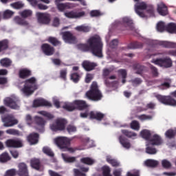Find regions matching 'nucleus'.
I'll use <instances>...</instances> for the list:
<instances>
[{"label": "nucleus", "mask_w": 176, "mask_h": 176, "mask_svg": "<svg viewBox=\"0 0 176 176\" xmlns=\"http://www.w3.org/2000/svg\"><path fill=\"white\" fill-rule=\"evenodd\" d=\"M0 64L1 67H4L5 68H8V67H10V65H12V60H10L8 58H2L0 60Z\"/></svg>", "instance_id": "obj_46"}, {"label": "nucleus", "mask_w": 176, "mask_h": 176, "mask_svg": "<svg viewBox=\"0 0 176 176\" xmlns=\"http://www.w3.org/2000/svg\"><path fill=\"white\" fill-rule=\"evenodd\" d=\"M8 49H9V41L8 39L0 41V53Z\"/></svg>", "instance_id": "obj_38"}, {"label": "nucleus", "mask_w": 176, "mask_h": 176, "mask_svg": "<svg viewBox=\"0 0 176 176\" xmlns=\"http://www.w3.org/2000/svg\"><path fill=\"white\" fill-rule=\"evenodd\" d=\"M63 108V109L68 111V112H72V111L76 109V107L75 106V104H74V102L73 103H65Z\"/></svg>", "instance_id": "obj_48"}, {"label": "nucleus", "mask_w": 176, "mask_h": 176, "mask_svg": "<svg viewBox=\"0 0 176 176\" xmlns=\"http://www.w3.org/2000/svg\"><path fill=\"white\" fill-rule=\"evenodd\" d=\"M34 122L38 126L37 130H38L39 133H43L45 131V124H46V121H45L43 118L36 116L34 117Z\"/></svg>", "instance_id": "obj_13"}, {"label": "nucleus", "mask_w": 176, "mask_h": 176, "mask_svg": "<svg viewBox=\"0 0 176 176\" xmlns=\"http://www.w3.org/2000/svg\"><path fill=\"white\" fill-rule=\"evenodd\" d=\"M7 134H10V135H20V131L17 129H10L6 131Z\"/></svg>", "instance_id": "obj_58"}, {"label": "nucleus", "mask_w": 176, "mask_h": 176, "mask_svg": "<svg viewBox=\"0 0 176 176\" xmlns=\"http://www.w3.org/2000/svg\"><path fill=\"white\" fill-rule=\"evenodd\" d=\"M122 24L126 27L127 30L134 31V23H133V20L130 19V18H123Z\"/></svg>", "instance_id": "obj_28"}, {"label": "nucleus", "mask_w": 176, "mask_h": 176, "mask_svg": "<svg viewBox=\"0 0 176 176\" xmlns=\"http://www.w3.org/2000/svg\"><path fill=\"white\" fill-rule=\"evenodd\" d=\"M146 153H148V155H156V153H157V150L153 144L148 143L146 144Z\"/></svg>", "instance_id": "obj_36"}, {"label": "nucleus", "mask_w": 176, "mask_h": 176, "mask_svg": "<svg viewBox=\"0 0 176 176\" xmlns=\"http://www.w3.org/2000/svg\"><path fill=\"white\" fill-rule=\"evenodd\" d=\"M4 104L6 107L11 108V109H20V106L17 104V101L12 98L5 99Z\"/></svg>", "instance_id": "obj_14"}, {"label": "nucleus", "mask_w": 176, "mask_h": 176, "mask_svg": "<svg viewBox=\"0 0 176 176\" xmlns=\"http://www.w3.org/2000/svg\"><path fill=\"white\" fill-rule=\"evenodd\" d=\"M157 10L160 16H167L168 14V8L164 3L159 4Z\"/></svg>", "instance_id": "obj_29"}, {"label": "nucleus", "mask_w": 176, "mask_h": 176, "mask_svg": "<svg viewBox=\"0 0 176 176\" xmlns=\"http://www.w3.org/2000/svg\"><path fill=\"white\" fill-rule=\"evenodd\" d=\"M14 21L19 25H28V22L20 16H15Z\"/></svg>", "instance_id": "obj_50"}, {"label": "nucleus", "mask_w": 176, "mask_h": 176, "mask_svg": "<svg viewBox=\"0 0 176 176\" xmlns=\"http://www.w3.org/2000/svg\"><path fill=\"white\" fill-rule=\"evenodd\" d=\"M36 17L40 24H49L50 23V15L48 13L37 12Z\"/></svg>", "instance_id": "obj_10"}, {"label": "nucleus", "mask_w": 176, "mask_h": 176, "mask_svg": "<svg viewBox=\"0 0 176 176\" xmlns=\"http://www.w3.org/2000/svg\"><path fill=\"white\" fill-rule=\"evenodd\" d=\"M35 90H38V84H36V78L35 77H31L25 81V85L21 89L24 96L30 97L34 94Z\"/></svg>", "instance_id": "obj_3"}, {"label": "nucleus", "mask_w": 176, "mask_h": 176, "mask_svg": "<svg viewBox=\"0 0 176 176\" xmlns=\"http://www.w3.org/2000/svg\"><path fill=\"white\" fill-rule=\"evenodd\" d=\"M85 97L91 101H101L102 99V94L98 89V85L96 82H93L90 89L85 94Z\"/></svg>", "instance_id": "obj_2"}, {"label": "nucleus", "mask_w": 176, "mask_h": 176, "mask_svg": "<svg viewBox=\"0 0 176 176\" xmlns=\"http://www.w3.org/2000/svg\"><path fill=\"white\" fill-rule=\"evenodd\" d=\"M131 129L133 130H140V122L137 120H133L131 123Z\"/></svg>", "instance_id": "obj_62"}, {"label": "nucleus", "mask_w": 176, "mask_h": 176, "mask_svg": "<svg viewBox=\"0 0 176 176\" xmlns=\"http://www.w3.org/2000/svg\"><path fill=\"white\" fill-rule=\"evenodd\" d=\"M118 74L122 78H127V70L126 69H120L118 70Z\"/></svg>", "instance_id": "obj_64"}, {"label": "nucleus", "mask_w": 176, "mask_h": 176, "mask_svg": "<svg viewBox=\"0 0 176 176\" xmlns=\"http://www.w3.org/2000/svg\"><path fill=\"white\" fill-rule=\"evenodd\" d=\"M102 174L103 176H112V175H111V168L109 166H103Z\"/></svg>", "instance_id": "obj_61"}, {"label": "nucleus", "mask_w": 176, "mask_h": 176, "mask_svg": "<svg viewBox=\"0 0 176 176\" xmlns=\"http://www.w3.org/2000/svg\"><path fill=\"white\" fill-rule=\"evenodd\" d=\"M2 122L4 123V127H12V126L19 123V120H16L14 117L9 115L2 118Z\"/></svg>", "instance_id": "obj_9"}, {"label": "nucleus", "mask_w": 176, "mask_h": 176, "mask_svg": "<svg viewBox=\"0 0 176 176\" xmlns=\"http://www.w3.org/2000/svg\"><path fill=\"white\" fill-rule=\"evenodd\" d=\"M74 104L76 106V109L79 111H84V109L89 108V104L85 100H74Z\"/></svg>", "instance_id": "obj_23"}, {"label": "nucleus", "mask_w": 176, "mask_h": 176, "mask_svg": "<svg viewBox=\"0 0 176 176\" xmlns=\"http://www.w3.org/2000/svg\"><path fill=\"white\" fill-rule=\"evenodd\" d=\"M89 167H80V169L74 168L73 170L74 176H87L85 173H89Z\"/></svg>", "instance_id": "obj_24"}, {"label": "nucleus", "mask_w": 176, "mask_h": 176, "mask_svg": "<svg viewBox=\"0 0 176 176\" xmlns=\"http://www.w3.org/2000/svg\"><path fill=\"white\" fill-rule=\"evenodd\" d=\"M14 14V12L12 10H6V11L3 12V19H10L12 16Z\"/></svg>", "instance_id": "obj_60"}, {"label": "nucleus", "mask_w": 176, "mask_h": 176, "mask_svg": "<svg viewBox=\"0 0 176 176\" xmlns=\"http://www.w3.org/2000/svg\"><path fill=\"white\" fill-rule=\"evenodd\" d=\"M144 46L142 43L138 41H134L128 45L127 49H141Z\"/></svg>", "instance_id": "obj_41"}, {"label": "nucleus", "mask_w": 176, "mask_h": 176, "mask_svg": "<svg viewBox=\"0 0 176 176\" xmlns=\"http://www.w3.org/2000/svg\"><path fill=\"white\" fill-rule=\"evenodd\" d=\"M6 145L8 148H21L23 146V142L20 140L10 139L6 142Z\"/></svg>", "instance_id": "obj_17"}, {"label": "nucleus", "mask_w": 176, "mask_h": 176, "mask_svg": "<svg viewBox=\"0 0 176 176\" xmlns=\"http://www.w3.org/2000/svg\"><path fill=\"white\" fill-rule=\"evenodd\" d=\"M163 82L157 86L160 90H167L171 87V79L170 78H164L162 80Z\"/></svg>", "instance_id": "obj_25"}, {"label": "nucleus", "mask_w": 176, "mask_h": 176, "mask_svg": "<svg viewBox=\"0 0 176 176\" xmlns=\"http://www.w3.org/2000/svg\"><path fill=\"white\" fill-rule=\"evenodd\" d=\"M119 142L120 144H121V145L123 146V148H125L126 149H130L131 144H130V142H129V140H127V138L121 135L119 137Z\"/></svg>", "instance_id": "obj_31"}, {"label": "nucleus", "mask_w": 176, "mask_h": 176, "mask_svg": "<svg viewBox=\"0 0 176 176\" xmlns=\"http://www.w3.org/2000/svg\"><path fill=\"white\" fill-rule=\"evenodd\" d=\"M146 10L150 16H155V8H153V6L151 4H147V7L146 8Z\"/></svg>", "instance_id": "obj_57"}, {"label": "nucleus", "mask_w": 176, "mask_h": 176, "mask_svg": "<svg viewBox=\"0 0 176 176\" xmlns=\"http://www.w3.org/2000/svg\"><path fill=\"white\" fill-rule=\"evenodd\" d=\"M38 138H39V134L36 133H30L27 137V140L30 144V145H35L38 144L39 141Z\"/></svg>", "instance_id": "obj_22"}, {"label": "nucleus", "mask_w": 176, "mask_h": 176, "mask_svg": "<svg viewBox=\"0 0 176 176\" xmlns=\"http://www.w3.org/2000/svg\"><path fill=\"white\" fill-rule=\"evenodd\" d=\"M107 162L113 167H120V162H119L116 159H112L111 157H107Z\"/></svg>", "instance_id": "obj_43"}, {"label": "nucleus", "mask_w": 176, "mask_h": 176, "mask_svg": "<svg viewBox=\"0 0 176 176\" xmlns=\"http://www.w3.org/2000/svg\"><path fill=\"white\" fill-rule=\"evenodd\" d=\"M30 164L32 168H34L35 170H41V160L39 159L34 158L31 160Z\"/></svg>", "instance_id": "obj_37"}, {"label": "nucleus", "mask_w": 176, "mask_h": 176, "mask_svg": "<svg viewBox=\"0 0 176 176\" xmlns=\"http://www.w3.org/2000/svg\"><path fill=\"white\" fill-rule=\"evenodd\" d=\"M89 117L91 120H98V122H101L104 118H105V114L96 111H91L89 113Z\"/></svg>", "instance_id": "obj_12"}, {"label": "nucleus", "mask_w": 176, "mask_h": 176, "mask_svg": "<svg viewBox=\"0 0 176 176\" xmlns=\"http://www.w3.org/2000/svg\"><path fill=\"white\" fill-rule=\"evenodd\" d=\"M71 141H72V140L63 136H59L54 139L56 145H57L60 149H64L67 148V146H69V145H71Z\"/></svg>", "instance_id": "obj_6"}, {"label": "nucleus", "mask_w": 176, "mask_h": 176, "mask_svg": "<svg viewBox=\"0 0 176 176\" xmlns=\"http://www.w3.org/2000/svg\"><path fill=\"white\" fill-rule=\"evenodd\" d=\"M136 118H138L139 120H141V122H144L145 120H152V119H153V116L146 114L137 116Z\"/></svg>", "instance_id": "obj_53"}, {"label": "nucleus", "mask_w": 176, "mask_h": 176, "mask_svg": "<svg viewBox=\"0 0 176 176\" xmlns=\"http://www.w3.org/2000/svg\"><path fill=\"white\" fill-rule=\"evenodd\" d=\"M22 19H27L28 17H31L32 16V11L30 10H25L19 13Z\"/></svg>", "instance_id": "obj_52"}, {"label": "nucleus", "mask_w": 176, "mask_h": 176, "mask_svg": "<svg viewBox=\"0 0 176 176\" xmlns=\"http://www.w3.org/2000/svg\"><path fill=\"white\" fill-rule=\"evenodd\" d=\"M41 50L45 56H53L56 52L54 47L49 43H43L41 45Z\"/></svg>", "instance_id": "obj_11"}, {"label": "nucleus", "mask_w": 176, "mask_h": 176, "mask_svg": "<svg viewBox=\"0 0 176 176\" xmlns=\"http://www.w3.org/2000/svg\"><path fill=\"white\" fill-rule=\"evenodd\" d=\"M82 67L85 71L90 72V71H94V69H96L97 63L94 62H90L89 60H84L82 63Z\"/></svg>", "instance_id": "obj_18"}, {"label": "nucleus", "mask_w": 176, "mask_h": 176, "mask_svg": "<svg viewBox=\"0 0 176 176\" xmlns=\"http://www.w3.org/2000/svg\"><path fill=\"white\" fill-rule=\"evenodd\" d=\"M32 75V72L31 70L24 68L19 70V76L21 79H27Z\"/></svg>", "instance_id": "obj_26"}, {"label": "nucleus", "mask_w": 176, "mask_h": 176, "mask_svg": "<svg viewBox=\"0 0 176 176\" xmlns=\"http://www.w3.org/2000/svg\"><path fill=\"white\" fill-rule=\"evenodd\" d=\"M85 14V13L84 11H82L80 12H74V11L65 12V17H67V19H80V17H83Z\"/></svg>", "instance_id": "obj_19"}, {"label": "nucleus", "mask_w": 176, "mask_h": 176, "mask_svg": "<svg viewBox=\"0 0 176 176\" xmlns=\"http://www.w3.org/2000/svg\"><path fill=\"white\" fill-rule=\"evenodd\" d=\"M11 159L9 153L4 152L0 155V163H8Z\"/></svg>", "instance_id": "obj_42"}, {"label": "nucleus", "mask_w": 176, "mask_h": 176, "mask_svg": "<svg viewBox=\"0 0 176 176\" xmlns=\"http://www.w3.org/2000/svg\"><path fill=\"white\" fill-rule=\"evenodd\" d=\"M19 170L16 171V174L19 176H28V167L24 162H21L18 165Z\"/></svg>", "instance_id": "obj_16"}, {"label": "nucleus", "mask_w": 176, "mask_h": 176, "mask_svg": "<svg viewBox=\"0 0 176 176\" xmlns=\"http://www.w3.org/2000/svg\"><path fill=\"white\" fill-rule=\"evenodd\" d=\"M87 45L79 44L78 47L79 49H82V50H90L94 56L102 58V47L104 44L100 36L95 35L91 36L87 41Z\"/></svg>", "instance_id": "obj_1"}, {"label": "nucleus", "mask_w": 176, "mask_h": 176, "mask_svg": "<svg viewBox=\"0 0 176 176\" xmlns=\"http://www.w3.org/2000/svg\"><path fill=\"white\" fill-rule=\"evenodd\" d=\"M74 30L77 31V32H83L84 34H87V32H90L91 28L87 25H81L76 26Z\"/></svg>", "instance_id": "obj_35"}, {"label": "nucleus", "mask_w": 176, "mask_h": 176, "mask_svg": "<svg viewBox=\"0 0 176 176\" xmlns=\"http://www.w3.org/2000/svg\"><path fill=\"white\" fill-rule=\"evenodd\" d=\"M132 68L134 71H136L135 74L138 75H141L143 74L144 71H145L146 67L140 63H134L132 65Z\"/></svg>", "instance_id": "obj_30"}, {"label": "nucleus", "mask_w": 176, "mask_h": 176, "mask_svg": "<svg viewBox=\"0 0 176 176\" xmlns=\"http://www.w3.org/2000/svg\"><path fill=\"white\" fill-rule=\"evenodd\" d=\"M157 100L164 104V105H168L169 107H176V100L174 99L171 96H162L158 94L155 96Z\"/></svg>", "instance_id": "obj_5"}, {"label": "nucleus", "mask_w": 176, "mask_h": 176, "mask_svg": "<svg viewBox=\"0 0 176 176\" xmlns=\"http://www.w3.org/2000/svg\"><path fill=\"white\" fill-rule=\"evenodd\" d=\"M147 5L144 1H138L135 4V12L138 16L142 17V19H145L146 15L144 13V10H146Z\"/></svg>", "instance_id": "obj_7"}, {"label": "nucleus", "mask_w": 176, "mask_h": 176, "mask_svg": "<svg viewBox=\"0 0 176 176\" xmlns=\"http://www.w3.org/2000/svg\"><path fill=\"white\" fill-rule=\"evenodd\" d=\"M157 45L166 49H176V43L170 41H158Z\"/></svg>", "instance_id": "obj_27"}, {"label": "nucleus", "mask_w": 176, "mask_h": 176, "mask_svg": "<svg viewBox=\"0 0 176 176\" xmlns=\"http://www.w3.org/2000/svg\"><path fill=\"white\" fill-rule=\"evenodd\" d=\"M141 136L142 138H144L146 141H150L151 137L152 134L151 133V131L146 129H144L140 132Z\"/></svg>", "instance_id": "obj_45"}, {"label": "nucleus", "mask_w": 176, "mask_h": 176, "mask_svg": "<svg viewBox=\"0 0 176 176\" xmlns=\"http://www.w3.org/2000/svg\"><path fill=\"white\" fill-rule=\"evenodd\" d=\"M8 49H9V41L8 39L0 41V53Z\"/></svg>", "instance_id": "obj_39"}, {"label": "nucleus", "mask_w": 176, "mask_h": 176, "mask_svg": "<svg viewBox=\"0 0 176 176\" xmlns=\"http://www.w3.org/2000/svg\"><path fill=\"white\" fill-rule=\"evenodd\" d=\"M65 124H67V120L59 118L55 121V123L50 125V129L52 131H63L65 130Z\"/></svg>", "instance_id": "obj_8"}, {"label": "nucleus", "mask_w": 176, "mask_h": 176, "mask_svg": "<svg viewBox=\"0 0 176 176\" xmlns=\"http://www.w3.org/2000/svg\"><path fill=\"white\" fill-rule=\"evenodd\" d=\"M121 133H122L126 137H128V138H133V137H137V133L129 131L127 129H122L121 131Z\"/></svg>", "instance_id": "obj_55"}, {"label": "nucleus", "mask_w": 176, "mask_h": 176, "mask_svg": "<svg viewBox=\"0 0 176 176\" xmlns=\"http://www.w3.org/2000/svg\"><path fill=\"white\" fill-rule=\"evenodd\" d=\"M80 163L86 164L87 166H93L96 163V160L90 157H85L80 160Z\"/></svg>", "instance_id": "obj_32"}, {"label": "nucleus", "mask_w": 176, "mask_h": 176, "mask_svg": "<svg viewBox=\"0 0 176 176\" xmlns=\"http://www.w3.org/2000/svg\"><path fill=\"white\" fill-rule=\"evenodd\" d=\"M42 151L45 155H47V156H49L50 157H54V153L52 151L50 147L45 146L43 148Z\"/></svg>", "instance_id": "obj_51"}, {"label": "nucleus", "mask_w": 176, "mask_h": 176, "mask_svg": "<svg viewBox=\"0 0 176 176\" xmlns=\"http://www.w3.org/2000/svg\"><path fill=\"white\" fill-rule=\"evenodd\" d=\"M142 82L143 81L141 79V78H138V77L129 80V82L131 83V85L135 87H137V86H140V85H141Z\"/></svg>", "instance_id": "obj_54"}, {"label": "nucleus", "mask_w": 176, "mask_h": 176, "mask_svg": "<svg viewBox=\"0 0 176 176\" xmlns=\"http://www.w3.org/2000/svg\"><path fill=\"white\" fill-rule=\"evenodd\" d=\"M62 157L65 163H75L76 162V157H69L67 154H62Z\"/></svg>", "instance_id": "obj_49"}, {"label": "nucleus", "mask_w": 176, "mask_h": 176, "mask_svg": "<svg viewBox=\"0 0 176 176\" xmlns=\"http://www.w3.org/2000/svg\"><path fill=\"white\" fill-rule=\"evenodd\" d=\"M47 41L54 47L61 46V41H60L57 37L49 36Z\"/></svg>", "instance_id": "obj_33"}, {"label": "nucleus", "mask_w": 176, "mask_h": 176, "mask_svg": "<svg viewBox=\"0 0 176 176\" xmlns=\"http://www.w3.org/2000/svg\"><path fill=\"white\" fill-rule=\"evenodd\" d=\"M70 78L74 83H78V82H79V80H80V76L78 73L72 74Z\"/></svg>", "instance_id": "obj_59"}, {"label": "nucleus", "mask_w": 176, "mask_h": 176, "mask_svg": "<svg viewBox=\"0 0 176 176\" xmlns=\"http://www.w3.org/2000/svg\"><path fill=\"white\" fill-rule=\"evenodd\" d=\"M157 30L159 32H163V31L167 30V25L166 26L164 22L160 21L157 24Z\"/></svg>", "instance_id": "obj_56"}, {"label": "nucleus", "mask_w": 176, "mask_h": 176, "mask_svg": "<svg viewBox=\"0 0 176 176\" xmlns=\"http://www.w3.org/2000/svg\"><path fill=\"white\" fill-rule=\"evenodd\" d=\"M176 135V128L175 129H170L167 130L165 133V136L166 138H169V140H171L174 138Z\"/></svg>", "instance_id": "obj_47"}, {"label": "nucleus", "mask_w": 176, "mask_h": 176, "mask_svg": "<svg viewBox=\"0 0 176 176\" xmlns=\"http://www.w3.org/2000/svg\"><path fill=\"white\" fill-rule=\"evenodd\" d=\"M17 173V170L14 168L9 169L6 172V174L4 176H16V174Z\"/></svg>", "instance_id": "obj_63"}, {"label": "nucleus", "mask_w": 176, "mask_h": 176, "mask_svg": "<svg viewBox=\"0 0 176 176\" xmlns=\"http://www.w3.org/2000/svg\"><path fill=\"white\" fill-rule=\"evenodd\" d=\"M72 4L70 3H60L57 4V8L59 12H64L67 9H71Z\"/></svg>", "instance_id": "obj_34"}, {"label": "nucleus", "mask_w": 176, "mask_h": 176, "mask_svg": "<svg viewBox=\"0 0 176 176\" xmlns=\"http://www.w3.org/2000/svg\"><path fill=\"white\" fill-rule=\"evenodd\" d=\"M166 31L170 34H176V23H169L166 25Z\"/></svg>", "instance_id": "obj_44"}, {"label": "nucleus", "mask_w": 176, "mask_h": 176, "mask_svg": "<svg viewBox=\"0 0 176 176\" xmlns=\"http://www.w3.org/2000/svg\"><path fill=\"white\" fill-rule=\"evenodd\" d=\"M149 144L151 145H155L157 146H160L163 144V139H162V137L157 134H155L151 139H150V141L148 142Z\"/></svg>", "instance_id": "obj_21"}, {"label": "nucleus", "mask_w": 176, "mask_h": 176, "mask_svg": "<svg viewBox=\"0 0 176 176\" xmlns=\"http://www.w3.org/2000/svg\"><path fill=\"white\" fill-rule=\"evenodd\" d=\"M144 164L145 166H146V167L155 168L157 167V166L159 165V162L155 160L148 159L144 162Z\"/></svg>", "instance_id": "obj_40"}, {"label": "nucleus", "mask_w": 176, "mask_h": 176, "mask_svg": "<svg viewBox=\"0 0 176 176\" xmlns=\"http://www.w3.org/2000/svg\"><path fill=\"white\" fill-rule=\"evenodd\" d=\"M33 107H34V108H38V107H51L52 103H50L49 101H47L45 99L39 98V99H36L34 100Z\"/></svg>", "instance_id": "obj_15"}, {"label": "nucleus", "mask_w": 176, "mask_h": 176, "mask_svg": "<svg viewBox=\"0 0 176 176\" xmlns=\"http://www.w3.org/2000/svg\"><path fill=\"white\" fill-rule=\"evenodd\" d=\"M63 38L68 43H74L76 41V37L71 32H63Z\"/></svg>", "instance_id": "obj_20"}, {"label": "nucleus", "mask_w": 176, "mask_h": 176, "mask_svg": "<svg viewBox=\"0 0 176 176\" xmlns=\"http://www.w3.org/2000/svg\"><path fill=\"white\" fill-rule=\"evenodd\" d=\"M151 63L162 68H171L173 67V60L168 57L153 59Z\"/></svg>", "instance_id": "obj_4"}]
</instances>
